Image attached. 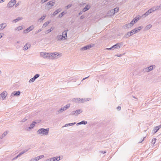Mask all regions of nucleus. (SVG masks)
Wrapping results in <instances>:
<instances>
[{
    "label": "nucleus",
    "mask_w": 161,
    "mask_h": 161,
    "mask_svg": "<svg viewBox=\"0 0 161 161\" xmlns=\"http://www.w3.org/2000/svg\"><path fill=\"white\" fill-rule=\"evenodd\" d=\"M49 59H54L55 58H58L61 56L62 54L59 53H49Z\"/></svg>",
    "instance_id": "obj_1"
},
{
    "label": "nucleus",
    "mask_w": 161,
    "mask_h": 161,
    "mask_svg": "<svg viewBox=\"0 0 161 161\" xmlns=\"http://www.w3.org/2000/svg\"><path fill=\"white\" fill-rule=\"evenodd\" d=\"M49 133V128H41L39 129L37 131V133L39 134H42L43 135H47Z\"/></svg>",
    "instance_id": "obj_2"
},
{
    "label": "nucleus",
    "mask_w": 161,
    "mask_h": 161,
    "mask_svg": "<svg viewBox=\"0 0 161 161\" xmlns=\"http://www.w3.org/2000/svg\"><path fill=\"white\" fill-rule=\"evenodd\" d=\"M55 2L52 1H50L48 2L46 6V8L48 10L51 9V8L54 5Z\"/></svg>",
    "instance_id": "obj_3"
},
{
    "label": "nucleus",
    "mask_w": 161,
    "mask_h": 161,
    "mask_svg": "<svg viewBox=\"0 0 161 161\" xmlns=\"http://www.w3.org/2000/svg\"><path fill=\"white\" fill-rule=\"evenodd\" d=\"M155 65H151L150 66L145 68L143 69L144 72H149L153 69L155 67Z\"/></svg>",
    "instance_id": "obj_4"
},
{
    "label": "nucleus",
    "mask_w": 161,
    "mask_h": 161,
    "mask_svg": "<svg viewBox=\"0 0 161 161\" xmlns=\"http://www.w3.org/2000/svg\"><path fill=\"white\" fill-rule=\"evenodd\" d=\"M123 45L122 43H119L116 44L114 45L111 47V49H112V50H114L115 49H119Z\"/></svg>",
    "instance_id": "obj_5"
},
{
    "label": "nucleus",
    "mask_w": 161,
    "mask_h": 161,
    "mask_svg": "<svg viewBox=\"0 0 161 161\" xmlns=\"http://www.w3.org/2000/svg\"><path fill=\"white\" fill-rule=\"evenodd\" d=\"M70 106V104H67L63 108H62L59 110L58 111V114L66 110L67 108H69Z\"/></svg>",
    "instance_id": "obj_6"
},
{
    "label": "nucleus",
    "mask_w": 161,
    "mask_h": 161,
    "mask_svg": "<svg viewBox=\"0 0 161 161\" xmlns=\"http://www.w3.org/2000/svg\"><path fill=\"white\" fill-rule=\"evenodd\" d=\"M49 53L41 52L40 53V55L41 57L44 58H48L49 56Z\"/></svg>",
    "instance_id": "obj_7"
},
{
    "label": "nucleus",
    "mask_w": 161,
    "mask_h": 161,
    "mask_svg": "<svg viewBox=\"0 0 161 161\" xmlns=\"http://www.w3.org/2000/svg\"><path fill=\"white\" fill-rule=\"evenodd\" d=\"M16 3L15 0H11L8 3L7 6L8 8H11L14 6Z\"/></svg>",
    "instance_id": "obj_8"
},
{
    "label": "nucleus",
    "mask_w": 161,
    "mask_h": 161,
    "mask_svg": "<svg viewBox=\"0 0 161 161\" xmlns=\"http://www.w3.org/2000/svg\"><path fill=\"white\" fill-rule=\"evenodd\" d=\"M85 99H83V98H75L73 99V101L75 103H79L81 102V103L84 102L83 100H84Z\"/></svg>",
    "instance_id": "obj_9"
},
{
    "label": "nucleus",
    "mask_w": 161,
    "mask_h": 161,
    "mask_svg": "<svg viewBox=\"0 0 161 161\" xmlns=\"http://www.w3.org/2000/svg\"><path fill=\"white\" fill-rule=\"evenodd\" d=\"M44 157V155H40V156H37L36 157H35L34 158L32 159L31 160V161H37L39 160V159L42 158Z\"/></svg>",
    "instance_id": "obj_10"
},
{
    "label": "nucleus",
    "mask_w": 161,
    "mask_h": 161,
    "mask_svg": "<svg viewBox=\"0 0 161 161\" xmlns=\"http://www.w3.org/2000/svg\"><path fill=\"white\" fill-rule=\"evenodd\" d=\"M68 31V30H65L62 33V36H63L64 40H66L67 38V32Z\"/></svg>",
    "instance_id": "obj_11"
},
{
    "label": "nucleus",
    "mask_w": 161,
    "mask_h": 161,
    "mask_svg": "<svg viewBox=\"0 0 161 161\" xmlns=\"http://www.w3.org/2000/svg\"><path fill=\"white\" fill-rule=\"evenodd\" d=\"M20 95V92L19 91H14L11 94L12 96H19Z\"/></svg>",
    "instance_id": "obj_12"
},
{
    "label": "nucleus",
    "mask_w": 161,
    "mask_h": 161,
    "mask_svg": "<svg viewBox=\"0 0 161 161\" xmlns=\"http://www.w3.org/2000/svg\"><path fill=\"white\" fill-rule=\"evenodd\" d=\"M92 47L90 45H88L87 46H85L81 48L80 50L82 51H84L87 50V49H89L91 48Z\"/></svg>",
    "instance_id": "obj_13"
},
{
    "label": "nucleus",
    "mask_w": 161,
    "mask_h": 161,
    "mask_svg": "<svg viewBox=\"0 0 161 161\" xmlns=\"http://www.w3.org/2000/svg\"><path fill=\"white\" fill-rule=\"evenodd\" d=\"M31 47V45L28 43H26L23 47V50L26 51Z\"/></svg>",
    "instance_id": "obj_14"
},
{
    "label": "nucleus",
    "mask_w": 161,
    "mask_h": 161,
    "mask_svg": "<svg viewBox=\"0 0 161 161\" xmlns=\"http://www.w3.org/2000/svg\"><path fill=\"white\" fill-rule=\"evenodd\" d=\"M7 26L6 23H3L0 24V31L3 30Z\"/></svg>",
    "instance_id": "obj_15"
},
{
    "label": "nucleus",
    "mask_w": 161,
    "mask_h": 161,
    "mask_svg": "<svg viewBox=\"0 0 161 161\" xmlns=\"http://www.w3.org/2000/svg\"><path fill=\"white\" fill-rule=\"evenodd\" d=\"M7 93L6 91H4L2 93L0 94V98H2L3 99H4L6 97V94Z\"/></svg>",
    "instance_id": "obj_16"
},
{
    "label": "nucleus",
    "mask_w": 161,
    "mask_h": 161,
    "mask_svg": "<svg viewBox=\"0 0 161 161\" xmlns=\"http://www.w3.org/2000/svg\"><path fill=\"white\" fill-rule=\"evenodd\" d=\"M152 13V12H151V10H150V9H149L144 14H143L142 17H145Z\"/></svg>",
    "instance_id": "obj_17"
},
{
    "label": "nucleus",
    "mask_w": 161,
    "mask_h": 161,
    "mask_svg": "<svg viewBox=\"0 0 161 161\" xmlns=\"http://www.w3.org/2000/svg\"><path fill=\"white\" fill-rule=\"evenodd\" d=\"M56 39L58 41H61L62 40H64V37L61 35H58L56 37Z\"/></svg>",
    "instance_id": "obj_18"
},
{
    "label": "nucleus",
    "mask_w": 161,
    "mask_h": 161,
    "mask_svg": "<svg viewBox=\"0 0 161 161\" xmlns=\"http://www.w3.org/2000/svg\"><path fill=\"white\" fill-rule=\"evenodd\" d=\"M161 128V125L154 127L153 131L154 133H155Z\"/></svg>",
    "instance_id": "obj_19"
},
{
    "label": "nucleus",
    "mask_w": 161,
    "mask_h": 161,
    "mask_svg": "<svg viewBox=\"0 0 161 161\" xmlns=\"http://www.w3.org/2000/svg\"><path fill=\"white\" fill-rule=\"evenodd\" d=\"M36 122L35 121H33L32 123L30 125L29 127H28L29 130H31L35 126Z\"/></svg>",
    "instance_id": "obj_20"
},
{
    "label": "nucleus",
    "mask_w": 161,
    "mask_h": 161,
    "mask_svg": "<svg viewBox=\"0 0 161 161\" xmlns=\"http://www.w3.org/2000/svg\"><path fill=\"white\" fill-rule=\"evenodd\" d=\"M132 35V32H129L127 33L124 36L125 38H127Z\"/></svg>",
    "instance_id": "obj_21"
},
{
    "label": "nucleus",
    "mask_w": 161,
    "mask_h": 161,
    "mask_svg": "<svg viewBox=\"0 0 161 161\" xmlns=\"http://www.w3.org/2000/svg\"><path fill=\"white\" fill-rule=\"evenodd\" d=\"M90 8V5H87L82 10L84 12H85L89 10Z\"/></svg>",
    "instance_id": "obj_22"
},
{
    "label": "nucleus",
    "mask_w": 161,
    "mask_h": 161,
    "mask_svg": "<svg viewBox=\"0 0 161 161\" xmlns=\"http://www.w3.org/2000/svg\"><path fill=\"white\" fill-rule=\"evenodd\" d=\"M61 10V9L59 8L55 10L53 14L52 15L53 16H55Z\"/></svg>",
    "instance_id": "obj_23"
},
{
    "label": "nucleus",
    "mask_w": 161,
    "mask_h": 161,
    "mask_svg": "<svg viewBox=\"0 0 161 161\" xmlns=\"http://www.w3.org/2000/svg\"><path fill=\"white\" fill-rule=\"evenodd\" d=\"M132 25L130 23L127 24L123 26V28L124 29L130 28L132 26Z\"/></svg>",
    "instance_id": "obj_24"
},
{
    "label": "nucleus",
    "mask_w": 161,
    "mask_h": 161,
    "mask_svg": "<svg viewBox=\"0 0 161 161\" xmlns=\"http://www.w3.org/2000/svg\"><path fill=\"white\" fill-rule=\"evenodd\" d=\"M75 123H76L75 122H74V123H71L66 124L64 125V126H63V127H67L68 126H72V125H74L75 124Z\"/></svg>",
    "instance_id": "obj_25"
},
{
    "label": "nucleus",
    "mask_w": 161,
    "mask_h": 161,
    "mask_svg": "<svg viewBox=\"0 0 161 161\" xmlns=\"http://www.w3.org/2000/svg\"><path fill=\"white\" fill-rule=\"evenodd\" d=\"M34 28V26L33 25H32L30 27H29L28 28H27V30L28 31V32H29L32 30Z\"/></svg>",
    "instance_id": "obj_26"
},
{
    "label": "nucleus",
    "mask_w": 161,
    "mask_h": 161,
    "mask_svg": "<svg viewBox=\"0 0 161 161\" xmlns=\"http://www.w3.org/2000/svg\"><path fill=\"white\" fill-rule=\"evenodd\" d=\"M22 19V18H20V17H18L16 19H14V20H13L12 22H13L16 23L17 22H18V21H19V20H21Z\"/></svg>",
    "instance_id": "obj_27"
},
{
    "label": "nucleus",
    "mask_w": 161,
    "mask_h": 161,
    "mask_svg": "<svg viewBox=\"0 0 161 161\" xmlns=\"http://www.w3.org/2000/svg\"><path fill=\"white\" fill-rule=\"evenodd\" d=\"M119 10V8H118V7H116V8H114V10L112 9H111V11H112V12H114V13L115 14V13H117L118 12Z\"/></svg>",
    "instance_id": "obj_28"
},
{
    "label": "nucleus",
    "mask_w": 161,
    "mask_h": 161,
    "mask_svg": "<svg viewBox=\"0 0 161 161\" xmlns=\"http://www.w3.org/2000/svg\"><path fill=\"white\" fill-rule=\"evenodd\" d=\"M75 111L76 112V115H77L78 114H79L80 113H81L82 112V110L80 109L77 110L76 111Z\"/></svg>",
    "instance_id": "obj_29"
},
{
    "label": "nucleus",
    "mask_w": 161,
    "mask_h": 161,
    "mask_svg": "<svg viewBox=\"0 0 161 161\" xmlns=\"http://www.w3.org/2000/svg\"><path fill=\"white\" fill-rule=\"evenodd\" d=\"M46 15H43L42 17L38 19V21L40 22L42 21L44 19Z\"/></svg>",
    "instance_id": "obj_30"
},
{
    "label": "nucleus",
    "mask_w": 161,
    "mask_h": 161,
    "mask_svg": "<svg viewBox=\"0 0 161 161\" xmlns=\"http://www.w3.org/2000/svg\"><path fill=\"white\" fill-rule=\"evenodd\" d=\"M23 26H19L16 28L15 29V31H19L23 29Z\"/></svg>",
    "instance_id": "obj_31"
},
{
    "label": "nucleus",
    "mask_w": 161,
    "mask_h": 161,
    "mask_svg": "<svg viewBox=\"0 0 161 161\" xmlns=\"http://www.w3.org/2000/svg\"><path fill=\"white\" fill-rule=\"evenodd\" d=\"M130 32H132V35H133L134 34H135L138 31H137V30L136 28H135V29H133V30H132V31H130Z\"/></svg>",
    "instance_id": "obj_32"
},
{
    "label": "nucleus",
    "mask_w": 161,
    "mask_h": 161,
    "mask_svg": "<svg viewBox=\"0 0 161 161\" xmlns=\"http://www.w3.org/2000/svg\"><path fill=\"white\" fill-rule=\"evenodd\" d=\"M152 27V25L151 24H149L146 26L145 29L146 30H148L149 29Z\"/></svg>",
    "instance_id": "obj_33"
},
{
    "label": "nucleus",
    "mask_w": 161,
    "mask_h": 161,
    "mask_svg": "<svg viewBox=\"0 0 161 161\" xmlns=\"http://www.w3.org/2000/svg\"><path fill=\"white\" fill-rule=\"evenodd\" d=\"M114 12H112V11H111V10L109 11V12L108 13V16H112L114 15Z\"/></svg>",
    "instance_id": "obj_34"
},
{
    "label": "nucleus",
    "mask_w": 161,
    "mask_h": 161,
    "mask_svg": "<svg viewBox=\"0 0 161 161\" xmlns=\"http://www.w3.org/2000/svg\"><path fill=\"white\" fill-rule=\"evenodd\" d=\"M7 134V132H5L3 133L2 135L0 137V138L1 139H3L5 136H6Z\"/></svg>",
    "instance_id": "obj_35"
},
{
    "label": "nucleus",
    "mask_w": 161,
    "mask_h": 161,
    "mask_svg": "<svg viewBox=\"0 0 161 161\" xmlns=\"http://www.w3.org/2000/svg\"><path fill=\"white\" fill-rule=\"evenodd\" d=\"M49 21H47L43 25L42 27H46L48 24H49L50 23Z\"/></svg>",
    "instance_id": "obj_36"
},
{
    "label": "nucleus",
    "mask_w": 161,
    "mask_h": 161,
    "mask_svg": "<svg viewBox=\"0 0 161 161\" xmlns=\"http://www.w3.org/2000/svg\"><path fill=\"white\" fill-rule=\"evenodd\" d=\"M64 14V12H63L58 15V17L59 18H62Z\"/></svg>",
    "instance_id": "obj_37"
},
{
    "label": "nucleus",
    "mask_w": 161,
    "mask_h": 161,
    "mask_svg": "<svg viewBox=\"0 0 161 161\" xmlns=\"http://www.w3.org/2000/svg\"><path fill=\"white\" fill-rule=\"evenodd\" d=\"M81 125H86L87 124V121L83 120L81 122H80Z\"/></svg>",
    "instance_id": "obj_38"
},
{
    "label": "nucleus",
    "mask_w": 161,
    "mask_h": 161,
    "mask_svg": "<svg viewBox=\"0 0 161 161\" xmlns=\"http://www.w3.org/2000/svg\"><path fill=\"white\" fill-rule=\"evenodd\" d=\"M35 80H36V79L35 78H34L33 77V78H32L30 79V80L29 81V83L33 82H34V81Z\"/></svg>",
    "instance_id": "obj_39"
},
{
    "label": "nucleus",
    "mask_w": 161,
    "mask_h": 161,
    "mask_svg": "<svg viewBox=\"0 0 161 161\" xmlns=\"http://www.w3.org/2000/svg\"><path fill=\"white\" fill-rule=\"evenodd\" d=\"M157 140V139L155 138H154L152 139V144H153V145L155 143L156 141Z\"/></svg>",
    "instance_id": "obj_40"
},
{
    "label": "nucleus",
    "mask_w": 161,
    "mask_h": 161,
    "mask_svg": "<svg viewBox=\"0 0 161 161\" xmlns=\"http://www.w3.org/2000/svg\"><path fill=\"white\" fill-rule=\"evenodd\" d=\"M155 7L156 8L155 9L156 10L158 9H161V7H160V5L159 6H157L156 7Z\"/></svg>",
    "instance_id": "obj_41"
},
{
    "label": "nucleus",
    "mask_w": 161,
    "mask_h": 161,
    "mask_svg": "<svg viewBox=\"0 0 161 161\" xmlns=\"http://www.w3.org/2000/svg\"><path fill=\"white\" fill-rule=\"evenodd\" d=\"M155 7H152L150 9V10H151V12H153L155 11H156V10H155Z\"/></svg>",
    "instance_id": "obj_42"
},
{
    "label": "nucleus",
    "mask_w": 161,
    "mask_h": 161,
    "mask_svg": "<svg viewBox=\"0 0 161 161\" xmlns=\"http://www.w3.org/2000/svg\"><path fill=\"white\" fill-rule=\"evenodd\" d=\"M40 76V75L39 74H36L34 76V78H35L36 79L38 78L39 76Z\"/></svg>",
    "instance_id": "obj_43"
},
{
    "label": "nucleus",
    "mask_w": 161,
    "mask_h": 161,
    "mask_svg": "<svg viewBox=\"0 0 161 161\" xmlns=\"http://www.w3.org/2000/svg\"><path fill=\"white\" fill-rule=\"evenodd\" d=\"M42 31V29H39L38 31H35V34H37V33H38L39 32H41V31Z\"/></svg>",
    "instance_id": "obj_44"
},
{
    "label": "nucleus",
    "mask_w": 161,
    "mask_h": 161,
    "mask_svg": "<svg viewBox=\"0 0 161 161\" xmlns=\"http://www.w3.org/2000/svg\"><path fill=\"white\" fill-rule=\"evenodd\" d=\"M69 115H76V112H75V111H73L71 113H70L69 114Z\"/></svg>",
    "instance_id": "obj_45"
},
{
    "label": "nucleus",
    "mask_w": 161,
    "mask_h": 161,
    "mask_svg": "<svg viewBox=\"0 0 161 161\" xmlns=\"http://www.w3.org/2000/svg\"><path fill=\"white\" fill-rule=\"evenodd\" d=\"M55 159H56V161H58L60 160V157L59 156L58 157H54Z\"/></svg>",
    "instance_id": "obj_46"
},
{
    "label": "nucleus",
    "mask_w": 161,
    "mask_h": 161,
    "mask_svg": "<svg viewBox=\"0 0 161 161\" xmlns=\"http://www.w3.org/2000/svg\"><path fill=\"white\" fill-rule=\"evenodd\" d=\"M140 16L139 15L137 16L135 18V19L137 20V21H138V20H139V19H140Z\"/></svg>",
    "instance_id": "obj_47"
},
{
    "label": "nucleus",
    "mask_w": 161,
    "mask_h": 161,
    "mask_svg": "<svg viewBox=\"0 0 161 161\" xmlns=\"http://www.w3.org/2000/svg\"><path fill=\"white\" fill-rule=\"evenodd\" d=\"M72 6V5L71 4H69V5H67L66 7L67 8H70V7H71Z\"/></svg>",
    "instance_id": "obj_48"
},
{
    "label": "nucleus",
    "mask_w": 161,
    "mask_h": 161,
    "mask_svg": "<svg viewBox=\"0 0 161 161\" xmlns=\"http://www.w3.org/2000/svg\"><path fill=\"white\" fill-rule=\"evenodd\" d=\"M142 29V26H139V27H138L137 28V31H140Z\"/></svg>",
    "instance_id": "obj_49"
},
{
    "label": "nucleus",
    "mask_w": 161,
    "mask_h": 161,
    "mask_svg": "<svg viewBox=\"0 0 161 161\" xmlns=\"http://www.w3.org/2000/svg\"><path fill=\"white\" fill-rule=\"evenodd\" d=\"M130 23L132 25V26H133L134 25V23H135V21H133L132 20Z\"/></svg>",
    "instance_id": "obj_50"
},
{
    "label": "nucleus",
    "mask_w": 161,
    "mask_h": 161,
    "mask_svg": "<svg viewBox=\"0 0 161 161\" xmlns=\"http://www.w3.org/2000/svg\"><path fill=\"white\" fill-rule=\"evenodd\" d=\"M23 32L24 33H26L29 32H28V31L27 30V29H25L24 31Z\"/></svg>",
    "instance_id": "obj_51"
},
{
    "label": "nucleus",
    "mask_w": 161,
    "mask_h": 161,
    "mask_svg": "<svg viewBox=\"0 0 161 161\" xmlns=\"http://www.w3.org/2000/svg\"><path fill=\"white\" fill-rule=\"evenodd\" d=\"M52 29V28H51L49 29L47 31V33H49L50 32H51L52 30L51 29Z\"/></svg>",
    "instance_id": "obj_52"
},
{
    "label": "nucleus",
    "mask_w": 161,
    "mask_h": 161,
    "mask_svg": "<svg viewBox=\"0 0 161 161\" xmlns=\"http://www.w3.org/2000/svg\"><path fill=\"white\" fill-rule=\"evenodd\" d=\"M15 45L16 46V47L17 48H19L20 47V46H19L17 45L16 43H15Z\"/></svg>",
    "instance_id": "obj_53"
},
{
    "label": "nucleus",
    "mask_w": 161,
    "mask_h": 161,
    "mask_svg": "<svg viewBox=\"0 0 161 161\" xmlns=\"http://www.w3.org/2000/svg\"><path fill=\"white\" fill-rule=\"evenodd\" d=\"M52 159H53L51 158L50 159H47L46 161H53V160H52Z\"/></svg>",
    "instance_id": "obj_54"
},
{
    "label": "nucleus",
    "mask_w": 161,
    "mask_h": 161,
    "mask_svg": "<svg viewBox=\"0 0 161 161\" xmlns=\"http://www.w3.org/2000/svg\"><path fill=\"white\" fill-rule=\"evenodd\" d=\"M84 12L82 10V11H80L78 14L79 15H81L83 13V12Z\"/></svg>",
    "instance_id": "obj_55"
},
{
    "label": "nucleus",
    "mask_w": 161,
    "mask_h": 161,
    "mask_svg": "<svg viewBox=\"0 0 161 161\" xmlns=\"http://www.w3.org/2000/svg\"><path fill=\"white\" fill-rule=\"evenodd\" d=\"M27 120V119H25V118H24V119H23L22 120V122H25L26 120Z\"/></svg>",
    "instance_id": "obj_56"
},
{
    "label": "nucleus",
    "mask_w": 161,
    "mask_h": 161,
    "mask_svg": "<svg viewBox=\"0 0 161 161\" xmlns=\"http://www.w3.org/2000/svg\"><path fill=\"white\" fill-rule=\"evenodd\" d=\"M84 18V15H82L80 17V19H83Z\"/></svg>",
    "instance_id": "obj_57"
},
{
    "label": "nucleus",
    "mask_w": 161,
    "mask_h": 161,
    "mask_svg": "<svg viewBox=\"0 0 161 161\" xmlns=\"http://www.w3.org/2000/svg\"><path fill=\"white\" fill-rule=\"evenodd\" d=\"M101 152L103 154H104V153H106V151H102Z\"/></svg>",
    "instance_id": "obj_58"
},
{
    "label": "nucleus",
    "mask_w": 161,
    "mask_h": 161,
    "mask_svg": "<svg viewBox=\"0 0 161 161\" xmlns=\"http://www.w3.org/2000/svg\"><path fill=\"white\" fill-rule=\"evenodd\" d=\"M117 108L118 110H119L121 109V108L120 107L118 106L117 107Z\"/></svg>",
    "instance_id": "obj_59"
},
{
    "label": "nucleus",
    "mask_w": 161,
    "mask_h": 161,
    "mask_svg": "<svg viewBox=\"0 0 161 161\" xmlns=\"http://www.w3.org/2000/svg\"><path fill=\"white\" fill-rule=\"evenodd\" d=\"M19 2L18 3H17L15 5V7H17L19 5Z\"/></svg>",
    "instance_id": "obj_60"
},
{
    "label": "nucleus",
    "mask_w": 161,
    "mask_h": 161,
    "mask_svg": "<svg viewBox=\"0 0 161 161\" xmlns=\"http://www.w3.org/2000/svg\"><path fill=\"white\" fill-rule=\"evenodd\" d=\"M133 21H135V23H136L137 21V20L135 19V18L133 19Z\"/></svg>",
    "instance_id": "obj_61"
},
{
    "label": "nucleus",
    "mask_w": 161,
    "mask_h": 161,
    "mask_svg": "<svg viewBox=\"0 0 161 161\" xmlns=\"http://www.w3.org/2000/svg\"><path fill=\"white\" fill-rule=\"evenodd\" d=\"M146 136L144 137H143V140H142V141H141V142H139V143H141L142 141H143L144 140L145 138H146Z\"/></svg>",
    "instance_id": "obj_62"
},
{
    "label": "nucleus",
    "mask_w": 161,
    "mask_h": 161,
    "mask_svg": "<svg viewBox=\"0 0 161 161\" xmlns=\"http://www.w3.org/2000/svg\"><path fill=\"white\" fill-rule=\"evenodd\" d=\"M81 125V123H80V122H79V123H78L77 124H76V125Z\"/></svg>",
    "instance_id": "obj_63"
},
{
    "label": "nucleus",
    "mask_w": 161,
    "mask_h": 161,
    "mask_svg": "<svg viewBox=\"0 0 161 161\" xmlns=\"http://www.w3.org/2000/svg\"><path fill=\"white\" fill-rule=\"evenodd\" d=\"M52 158V160H53V161H56V159H55V158L54 157L53 158Z\"/></svg>",
    "instance_id": "obj_64"
}]
</instances>
